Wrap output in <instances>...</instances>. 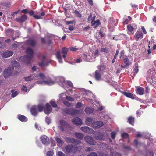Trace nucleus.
<instances>
[{"label": "nucleus", "mask_w": 156, "mask_h": 156, "mask_svg": "<svg viewBox=\"0 0 156 156\" xmlns=\"http://www.w3.org/2000/svg\"><path fill=\"white\" fill-rule=\"evenodd\" d=\"M37 75L35 76L36 79L40 78L43 80L42 81H38L37 82L38 84H44L48 85H51L55 83L54 81L52 80L50 77L46 76L44 74L40 73L38 76Z\"/></svg>", "instance_id": "obj_1"}, {"label": "nucleus", "mask_w": 156, "mask_h": 156, "mask_svg": "<svg viewBox=\"0 0 156 156\" xmlns=\"http://www.w3.org/2000/svg\"><path fill=\"white\" fill-rule=\"evenodd\" d=\"M98 50L97 49L95 52L92 53L91 54H89L87 55L84 54L81 57L83 58V61H86L89 62H93L95 61V58L98 55Z\"/></svg>", "instance_id": "obj_2"}, {"label": "nucleus", "mask_w": 156, "mask_h": 156, "mask_svg": "<svg viewBox=\"0 0 156 156\" xmlns=\"http://www.w3.org/2000/svg\"><path fill=\"white\" fill-rule=\"evenodd\" d=\"M26 53L27 55L24 56L20 57V60L21 61L28 64L30 63V60L33 57V50L30 48H28L27 49Z\"/></svg>", "instance_id": "obj_3"}, {"label": "nucleus", "mask_w": 156, "mask_h": 156, "mask_svg": "<svg viewBox=\"0 0 156 156\" xmlns=\"http://www.w3.org/2000/svg\"><path fill=\"white\" fill-rule=\"evenodd\" d=\"M13 70V67H7L5 69L4 72V76L5 78H7L12 74Z\"/></svg>", "instance_id": "obj_4"}, {"label": "nucleus", "mask_w": 156, "mask_h": 156, "mask_svg": "<svg viewBox=\"0 0 156 156\" xmlns=\"http://www.w3.org/2000/svg\"><path fill=\"white\" fill-rule=\"evenodd\" d=\"M66 151L68 153L71 152L74 153L77 151V147L73 145H68L65 147Z\"/></svg>", "instance_id": "obj_5"}, {"label": "nucleus", "mask_w": 156, "mask_h": 156, "mask_svg": "<svg viewBox=\"0 0 156 156\" xmlns=\"http://www.w3.org/2000/svg\"><path fill=\"white\" fill-rule=\"evenodd\" d=\"M63 111L66 113L71 115H75L79 112L77 109L69 108H64L63 109Z\"/></svg>", "instance_id": "obj_6"}, {"label": "nucleus", "mask_w": 156, "mask_h": 156, "mask_svg": "<svg viewBox=\"0 0 156 156\" xmlns=\"http://www.w3.org/2000/svg\"><path fill=\"white\" fill-rule=\"evenodd\" d=\"M68 124L64 120L62 119L59 121V129L62 131H63L68 126Z\"/></svg>", "instance_id": "obj_7"}, {"label": "nucleus", "mask_w": 156, "mask_h": 156, "mask_svg": "<svg viewBox=\"0 0 156 156\" xmlns=\"http://www.w3.org/2000/svg\"><path fill=\"white\" fill-rule=\"evenodd\" d=\"M56 80L59 85L64 88L67 85L66 81L63 77H59L57 78Z\"/></svg>", "instance_id": "obj_8"}, {"label": "nucleus", "mask_w": 156, "mask_h": 156, "mask_svg": "<svg viewBox=\"0 0 156 156\" xmlns=\"http://www.w3.org/2000/svg\"><path fill=\"white\" fill-rule=\"evenodd\" d=\"M104 125L103 122L101 121L94 122L92 127L94 129H96L101 127Z\"/></svg>", "instance_id": "obj_9"}, {"label": "nucleus", "mask_w": 156, "mask_h": 156, "mask_svg": "<svg viewBox=\"0 0 156 156\" xmlns=\"http://www.w3.org/2000/svg\"><path fill=\"white\" fill-rule=\"evenodd\" d=\"M81 130L85 133H88L94 134V131L91 128L88 127H82L80 128Z\"/></svg>", "instance_id": "obj_10"}, {"label": "nucleus", "mask_w": 156, "mask_h": 156, "mask_svg": "<svg viewBox=\"0 0 156 156\" xmlns=\"http://www.w3.org/2000/svg\"><path fill=\"white\" fill-rule=\"evenodd\" d=\"M84 139L85 141L90 145H94L96 144V142L94 140L93 138L90 136H86Z\"/></svg>", "instance_id": "obj_11"}, {"label": "nucleus", "mask_w": 156, "mask_h": 156, "mask_svg": "<svg viewBox=\"0 0 156 156\" xmlns=\"http://www.w3.org/2000/svg\"><path fill=\"white\" fill-rule=\"evenodd\" d=\"M40 141L44 145H47L49 144V138L45 135L41 136L40 138Z\"/></svg>", "instance_id": "obj_12"}, {"label": "nucleus", "mask_w": 156, "mask_h": 156, "mask_svg": "<svg viewBox=\"0 0 156 156\" xmlns=\"http://www.w3.org/2000/svg\"><path fill=\"white\" fill-rule=\"evenodd\" d=\"M46 57L44 56L42 59L41 62L39 63V66L41 67H43L48 66L49 63V62L46 60Z\"/></svg>", "instance_id": "obj_13"}, {"label": "nucleus", "mask_w": 156, "mask_h": 156, "mask_svg": "<svg viewBox=\"0 0 156 156\" xmlns=\"http://www.w3.org/2000/svg\"><path fill=\"white\" fill-rule=\"evenodd\" d=\"M72 122L73 124L77 126L81 125L82 124V122L81 119L77 117H76L72 119Z\"/></svg>", "instance_id": "obj_14"}, {"label": "nucleus", "mask_w": 156, "mask_h": 156, "mask_svg": "<svg viewBox=\"0 0 156 156\" xmlns=\"http://www.w3.org/2000/svg\"><path fill=\"white\" fill-rule=\"evenodd\" d=\"M67 96L64 93H61L59 96V100H58L57 102L58 104L60 103L59 101H62V102L66 99Z\"/></svg>", "instance_id": "obj_15"}, {"label": "nucleus", "mask_w": 156, "mask_h": 156, "mask_svg": "<svg viewBox=\"0 0 156 156\" xmlns=\"http://www.w3.org/2000/svg\"><path fill=\"white\" fill-rule=\"evenodd\" d=\"M52 110L51 108L50 105L48 103L46 104L45 105V107L44 110V113L47 114H50Z\"/></svg>", "instance_id": "obj_16"}, {"label": "nucleus", "mask_w": 156, "mask_h": 156, "mask_svg": "<svg viewBox=\"0 0 156 156\" xmlns=\"http://www.w3.org/2000/svg\"><path fill=\"white\" fill-rule=\"evenodd\" d=\"M14 30L13 29H8V30H7L6 31V34L8 35H10V36H11V37H12V39L13 40H15V39H16V38H17V37H18L20 35H18L17 37H13V36H14V35H13V33H14Z\"/></svg>", "instance_id": "obj_17"}, {"label": "nucleus", "mask_w": 156, "mask_h": 156, "mask_svg": "<svg viewBox=\"0 0 156 156\" xmlns=\"http://www.w3.org/2000/svg\"><path fill=\"white\" fill-rule=\"evenodd\" d=\"M55 138L56 141L57 145L59 147H61L63 142L61 138L58 136H55Z\"/></svg>", "instance_id": "obj_18"}, {"label": "nucleus", "mask_w": 156, "mask_h": 156, "mask_svg": "<svg viewBox=\"0 0 156 156\" xmlns=\"http://www.w3.org/2000/svg\"><path fill=\"white\" fill-rule=\"evenodd\" d=\"M13 54L12 51H7L3 52L1 54V56L4 58H6L9 57Z\"/></svg>", "instance_id": "obj_19"}, {"label": "nucleus", "mask_w": 156, "mask_h": 156, "mask_svg": "<svg viewBox=\"0 0 156 156\" xmlns=\"http://www.w3.org/2000/svg\"><path fill=\"white\" fill-rule=\"evenodd\" d=\"M26 42L27 44L32 46H35L36 42L35 40L32 38L29 39L26 41Z\"/></svg>", "instance_id": "obj_20"}, {"label": "nucleus", "mask_w": 156, "mask_h": 156, "mask_svg": "<svg viewBox=\"0 0 156 156\" xmlns=\"http://www.w3.org/2000/svg\"><path fill=\"white\" fill-rule=\"evenodd\" d=\"M93 119L91 117L88 118L86 119L85 122L87 125L92 127L94 122Z\"/></svg>", "instance_id": "obj_21"}, {"label": "nucleus", "mask_w": 156, "mask_h": 156, "mask_svg": "<svg viewBox=\"0 0 156 156\" xmlns=\"http://www.w3.org/2000/svg\"><path fill=\"white\" fill-rule=\"evenodd\" d=\"M122 93L126 97L132 99H136V96L133 95V94L130 93L126 92H122Z\"/></svg>", "instance_id": "obj_22"}, {"label": "nucleus", "mask_w": 156, "mask_h": 156, "mask_svg": "<svg viewBox=\"0 0 156 156\" xmlns=\"http://www.w3.org/2000/svg\"><path fill=\"white\" fill-rule=\"evenodd\" d=\"M127 29L130 32L133 31L134 30L137 28V25L135 24L128 25L127 26Z\"/></svg>", "instance_id": "obj_23"}, {"label": "nucleus", "mask_w": 156, "mask_h": 156, "mask_svg": "<svg viewBox=\"0 0 156 156\" xmlns=\"http://www.w3.org/2000/svg\"><path fill=\"white\" fill-rule=\"evenodd\" d=\"M143 37V34L141 32H136L135 35V39L136 40L138 41L139 39H141Z\"/></svg>", "instance_id": "obj_24"}, {"label": "nucleus", "mask_w": 156, "mask_h": 156, "mask_svg": "<svg viewBox=\"0 0 156 156\" xmlns=\"http://www.w3.org/2000/svg\"><path fill=\"white\" fill-rule=\"evenodd\" d=\"M100 51L104 54H108L110 51V49L107 47L102 48L100 50Z\"/></svg>", "instance_id": "obj_25"}, {"label": "nucleus", "mask_w": 156, "mask_h": 156, "mask_svg": "<svg viewBox=\"0 0 156 156\" xmlns=\"http://www.w3.org/2000/svg\"><path fill=\"white\" fill-rule=\"evenodd\" d=\"M27 18V16L25 15H23L21 17L16 18V20L20 22H23L26 20Z\"/></svg>", "instance_id": "obj_26"}, {"label": "nucleus", "mask_w": 156, "mask_h": 156, "mask_svg": "<svg viewBox=\"0 0 156 156\" xmlns=\"http://www.w3.org/2000/svg\"><path fill=\"white\" fill-rule=\"evenodd\" d=\"M18 118L20 121L23 122H27L28 120L27 118L25 116L20 114L18 115Z\"/></svg>", "instance_id": "obj_27"}, {"label": "nucleus", "mask_w": 156, "mask_h": 156, "mask_svg": "<svg viewBox=\"0 0 156 156\" xmlns=\"http://www.w3.org/2000/svg\"><path fill=\"white\" fill-rule=\"evenodd\" d=\"M144 89L140 87H138L136 90L137 93L140 95H143L144 94Z\"/></svg>", "instance_id": "obj_28"}, {"label": "nucleus", "mask_w": 156, "mask_h": 156, "mask_svg": "<svg viewBox=\"0 0 156 156\" xmlns=\"http://www.w3.org/2000/svg\"><path fill=\"white\" fill-rule=\"evenodd\" d=\"M91 25L94 27L95 28L97 27L100 24V22L99 20L96 21H93L91 22Z\"/></svg>", "instance_id": "obj_29"}, {"label": "nucleus", "mask_w": 156, "mask_h": 156, "mask_svg": "<svg viewBox=\"0 0 156 156\" xmlns=\"http://www.w3.org/2000/svg\"><path fill=\"white\" fill-rule=\"evenodd\" d=\"M31 112L32 115L35 116L37 114V111L36 107L35 106H33L31 109Z\"/></svg>", "instance_id": "obj_30"}, {"label": "nucleus", "mask_w": 156, "mask_h": 156, "mask_svg": "<svg viewBox=\"0 0 156 156\" xmlns=\"http://www.w3.org/2000/svg\"><path fill=\"white\" fill-rule=\"evenodd\" d=\"M56 55L59 62L60 63H63V61L62 60V57L59 51L57 52L56 54Z\"/></svg>", "instance_id": "obj_31"}, {"label": "nucleus", "mask_w": 156, "mask_h": 156, "mask_svg": "<svg viewBox=\"0 0 156 156\" xmlns=\"http://www.w3.org/2000/svg\"><path fill=\"white\" fill-rule=\"evenodd\" d=\"M85 112L87 114H90L93 112L94 108H92L87 107L85 109Z\"/></svg>", "instance_id": "obj_32"}, {"label": "nucleus", "mask_w": 156, "mask_h": 156, "mask_svg": "<svg viewBox=\"0 0 156 156\" xmlns=\"http://www.w3.org/2000/svg\"><path fill=\"white\" fill-rule=\"evenodd\" d=\"M95 77L97 80L99 81L100 80L101 75L100 73L98 70H96L95 72Z\"/></svg>", "instance_id": "obj_33"}, {"label": "nucleus", "mask_w": 156, "mask_h": 156, "mask_svg": "<svg viewBox=\"0 0 156 156\" xmlns=\"http://www.w3.org/2000/svg\"><path fill=\"white\" fill-rule=\"evenodd\" d=\"M74 135L76 138L80 139H82L84 136V135L82 133H75Z\"/></svg>", "instance_id": "obj_34"}, {"label": "nucleus", "mask_w": 156, "mask_h": 156, "mask_svg": "<svg viewBox=\"0 0 156 156\" xmlns=\"http://www.w3.org/2000/svg\"><path fill=\"white\" fill-rule=\"evenodd\" d=\"M10 65H12V66L10 67H18L19 66L20 64L16 61L14 60L11 62Z\"/></svg>", "instance_id": "obj_35"}, {"label": "nucleus", "mask_w": 156, "mask_h": 156, "mask_svg": "<svg viewBox=\"0 0 156 156\" xmlns=\"http://www.w3.org/2000/svg\"><path fill=\"white\" fill-rule=\"evenodd\" d=\"M45 15V13L43 12L41 13V15H34L33 17L37 19H42V17L44 16Z\"/></svg>", "instance_id": "obj_36"}, {"label": "nucleus", "mask_w": 156, "mask_h": 156, "mask_svg": "<svg viewBox=\"0 0 156 156\" xmlns=\"http://www.w3.org/2000/svg\"><path fill=\"white\" fill-rule=\"evenodd\" d=\"M95 138L98 140H102L104 139L103 134V133H101L99 135L95 136Z\"/></svg>", "instance_id": "obj_37"}, {"label": "nucleus", "mask_w": 156, "mask_h": 156, "mask_svg": "<svg viewBox=\"0 0 156 156\" xmlns=\"http://www.w3.org/2000/svg\"><path fill=\"white\" fill-rule=\"evenodd\" d=\"M74 138L71 137H66L65 139V141L67 143H73Z\"/></svg>", "instance_id": "obj_38"}, {"label": "nucleus", "mask_w": 156, "mask_h": 156, "mask_svg": "<svg viewBox=\"0 0 156 156\" xmlns=\"http://www.w3.org/2000/svg\"><path fill=\"white\" fill-rule=\"evenodd\" d=\"M34 76L33 75L24 78L25 80L26 81H30L33 79Z\"/></svg>", "instance_id": "obj_39"}, {"label": "nucleus", "mask_w": 156, "mask_h": 156, "mask_svg": "<svg viewBox=\"0 0 156 156\" xmlns=\"http://www.w3.org/2000/svg\"><path fill=\"white\" fill-rule=\"evenodd\" d=\"M139 71L138 66L137 64H135V67L134 69V73L136 74Z\"/></svg>", "instance_id": "obj_40"}, {"label": "nucleus", "mask_w": 156, "mask_h": 156, "mask_svg": "<svg viewBox=\"0 0 156 156\" xmlns=\"http://www.w3.org/2000/svg\"><path fill=\"white\" fill-rule=\"evenodd\" d=\"M63 103L65 105L67 106L70 107L73 106V104L72 103L69 102L68 101L66 100L64 101Z\"/></svg>", "instance_id": "obj_41"}, {"label": "nucleus", "mask_w": 156, "mask_h": 156, "mask_svg": "<svg viewBox=\"0 0 156 156\" xmlns=\"http://www.w3.org/2000/svg\"><path fill=\"white\" fill-rule=\"evenodd\" d=\"M134 122V118L132 117H130L128 119V122L129 123L133 125Z\"/></svg>", "instance_id": "obj_42"}, {"label": "nucleus", "mask_w": 156, "mask_h": 156, "mask_svg": "<svg viewBox=\"0 0 156 156\" xmlns=\"http://www.w3.org/2000/svg\"><path fill=\"white\" fill-rule=\"evenodd\" d=\"M110 152L113 156H121V154L120 153H118L115 152L113 153L111 150H110Z\"/></svg>", "instance_id": "obj_43"}, {"label": "nucleus", "mask_w": 156, "mask_h": 156, "mask_svg": "<svg viewBox=\"0 0 156 156\" xmlns=\"http://www.w3.org/2000/svg\"><path fill=\"white\" fill-rule=\"evenodd\" d=\"M21 90L22 91L24 92H28L29 91V90L28 91L26 86L25 85H23L22 87Z\"/></svg>", "instance_id": "obj_44"}, {"label": "nucleus", "mask_w": 156, "mask_h": 156, "mask_svg": "<svg viewBox=\"0 0 156 156\" xmlns=\"http://www.w3.org/2000/svg\"><path fill=\"white\" fill-rule=\"evenodd\" d=\"M51 120L50 118L48 116H46L45 119V122L47 124H49L51 122Z\"/></svg>", "instance_id": "obj_45"}, {"label": "nucleus", "mask_w": 156, "mask_h": 156, "mask_svg": "<svg viewBox=\"0 0 156 156\" xmlns=\"http://www.w3.org/2000/svg\"><path fill=\"white\" fill-rule=\"evenodd\" d=\"M81 143V141L77 139H74L73 144H78Z\"/></svg>", "instance_id": "obj_46"}, {"label": "nucleus", "mask_w": 156, "mask_h": 156, "mask_svg": "<svg viewBox=\"0 0 156 156\" xmlns=\"http://www.w3.org/2000/svg\"><path fill=\"white\" fill-rule=\"evenodd\" d=\"M44 109L43 105L41 104H39L38 106V109L39 111L41 112Z\"/></svg>", "instance_id": "obj_47"}, {"label": "nucleus", "mask_w": 156, "mask_h": 156, "mask_svg": "<svg viewBox=\"0 0 156 156\" xmlns=\"http://www.w3.org/2000/svg\"><path fill=\"white\" fill-rule=\"evenodd\" d=\"M66 100L71 102H73L75 100V99L73 98L71 96H67V97Z\"/></svg>", "instance_id": "obj_48"}, {"label": "nucleus", "mask_w": 156, "mask_h": 156, "mask_svg": "<svg viewBox=\"0 0 156 156\" xmlns=\"http://www.w3.org/2000/svg\"><path fill=\"white\" fill-rule=\"evenodd\" d=\"M105 58L106 59V60H103V58H101V61L102 62V63H103L104 62L105 63H107L108 61V57L107 56H106L105 57Z\"/></svg>", "instance_id": "obj_49"}, {"label": "nucleus", "mask_w": 156, "mask_h": 156, "mask_svg": "<svg viewBox=\"0 0 156 156\" xmlns=\"http://www.w3.org/2000/svg\"><path fill=\"white\" fill-rule=\"evenodd\" d=\"M50 103L53 107H56L57 106V104L55 102V101L52 100L50 101Z\"/></svg>", "instance_id": "obj_50"}, {"label": "nucleus", "mask_w": 156, "mask_h": 156, "mask_svg": "<svg viewBox=\"0 0 156 156\" xmlns=\"http://www.w3.org/2000/svg\"><path fill=\"white\" fill-rule=\"evenodd\" d=\"M68 51V48H64L62 49V52L63 54H66L67 53Z\"/></svg>", "instance_id": "obj_51"}, {"label": "nucleus", "mask_w": 156, "mask_h": 156, "mask_svg": "<svg viewBox=\"0 0 156 156\" xmlns=\"http://www.w3.org/2000/svg\"><path fill=\"white\" fill-rule=\"evenodd\" d=\"M124 63L126 65H128L129 64V60L128 58H125L124 59Z\"/></svg>", "instance_id": "obj_52"}, {"label": "nucleus", "mask_w": 156, "mask_h": 156, "mask_svg": "<svg viewBox=\"0 0 156 156\" xmlns=\"http://www.w3.org/2000/svg\"><path fill=\"white\" fill-rule=\"evenodd\" d=\"M13 90H11V92L12 93V97H14L16 96L18 94V93L17 91H15L14 92H13Z\"/></svg>", "instance_id": "obj_53"}, {"label": "nucleus", "mask_w": 156, "mask_h": 156, "mask_svg": "<svg viewBox=\"0 0 156 156\" xmlns=\"http://www.w3.org/2000/svg\"><path fill=\"white\" fill-rule=\"evenodd\" d=\"M74 13L76 15L77 17H81V15L79 12L76 10H75L74 12Z\"/></svg>", "instance_id": "obj_54"}, {"label": "nucleus", "mask_w": 156, "mask_h": 156, "mask_svg": "<svg viewBox=\"0 0 156 156\" xmlns=\"http://www.w3.org/2000/svg\"><path fill=\"white\" fill-rule=\"evenodd\" d=\"M128 135L126 133H123L121 134V136L122 138H126L128 137Z\"/></svg>", "instance_id": "obj_55"}, {"label": "nucleus", "mask_w": 156, "mask_h": 156, "mask_svg": "<svg viewBox=\"0 0 156 156\" xmlns=\"http://www.w3.org/2000/svg\"><path fill=\"white\" fill-rule=\"evenodd\" d=\"M67 84L71 87H73V84L70 81H66Z\"/></svg>", "instance_id": "obj_56"}, {"label": "nucleus", "mask_w": 156, "mask_h": 156, "mask_svg": "<svg viewBox=\"0 0 156 156\" xmlns=\"http://www.w3.org/2000/svg\"><path fill=\"white\" fill-rule=\"evenodd\" d=\"M10 3L9 2H5L3 4V5L8 8L10 7Z\"/></svg>", "instance_id": "obj_57"}, {"label": "nucleus", "mask_w": 156, "mask_h": 156, "mask_svg": "<svg viewBox=\"0 0 156 156\" xmlns=\"http://www.w3.org/2000/svg\"><path fill=\"white\" fill-rule=\"evenodd\" d=\"M105 68V66L104 65H101L100 66L99 68V69L100 70H104Z\"/></svg>", "instance_id": "obj_58"}, {"label": "nucleus", "mask_w": 156, "mask_h": 156, "mask_svg": "<svg viewBox=\"0 0 156 156\" xmlns=\"http://www.w3.org/2000/svg\"><path fill=\"white\" fill-rule=\"evenodd\" d=\"M54 153L53 151H49L47 153V156H53Z\"/></svg>", "instance_id": "obj_59"}, {"label": "nucleus", "mask_w": 156, "mask_h": 156, "mask_svg": "<svg viewBox=\"0 0 156 156\" xmlns=\"http://www.w3.org/2000/svg\"><path fill=\"white\" fill-rule=\"evenodd\" d=\"M116 133L115 132H112L111 133V137L112 138L114 139Z\"/></svg>", "instance_id": "obj_60"}, {"label": "nucleus", "mask_w": 156, "mask_h": 156, "mask_svg": "<svg viewBox=\"0 0 156 156\" xmlns=\"http://www.w3.org/2000/svg\"><path fill=\"white\" fill-rule=\"evenodd\" d=\"M129 22V21L127 19H126L125 18L123 19V23L124 24H127Z\"/></svg>", "instance_id": "obj_61"}, {"label": "nucleus", "mask_w": 156, "mask_h": 156, "mask_svg": "<svg viewBox=\"0 0 156 156\" xmlns=\"http://www.w3.org/2000/svg\"><path fill=\"white\" fill-rule=\"evenodd\" d=\"M87 156H98V155L95 152H93L90 153L89 155H87Z\"/></svg>", "instance_id": "obj_62"}, {"label": "nucleus", "mask_w": 156, "mask_h": 156, "mask_svg": "<svg viewBox=\"0 0 156 156\" xmlns=\"http://www.w3.org/2000/svg\"><path fill=\"white\" fill-rule=\"evenodd\" d=\"M142 113H143L142 111L140 110H138L136 112V114L138 116H140Z\"/></svg>", "instance_id": "obj_63"}, {"label": "nucleus", "mask_w": 156, "mask_h": 156, "mask_svg": "<svg viewBox=\"0 0 156 156\" xmlns=\"http://www.w3.org/2000/svg\"><path fill=\"white\" fill-rule=\"evenodd\" d=\"M58 156H65V154L61 151H59L58 154Z\"/></svg>", "instance_id": "obj_64"}]
</instances>
